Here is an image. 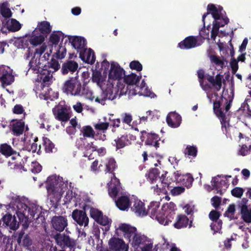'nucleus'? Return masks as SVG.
<instances>
[{
  "label": "nucleus",
  "instance_id": "nucleus-34",
  "mask_svg": "<svg viewBox=\"0 0 251 251\" xmlns=\"http://www.w3.org/2000/svg\"><path fill=\"white\" fill-rule=\"evenodd\" d=\"M29 37L30 44L34 47L42 44L45 40L44 36L41 33H38L37 28H35Z\"/></svg>",
  "mask_w": 251,
  "mask_h": 251
},
{
  "label": "nucleus",
  "instance_id": "nucleus-30",
  "mask_svg": "<svg viewBox=\"0 0 251 251\" xmlns=\"http://www.w3.org/2000/svg\"><path fill=\"white\" fill-rule=\"evenodd\" d=\"M212 185L213 189L216 190L217 193L222 195L223 190H226L228 187L229 184L226 179H221L219 180L217 177L213 179Z\"/></svg>",
  "mask_w": 251,
  "mask_h": 251
},
{
  "label": "nucleus",
  "instance_id": "nucleus-19",
  "mask_svg": "<svg viewBox=\"0 0 251 251\" xmlns=\"http://www.w3.org/2000/svg\"><path fill=\"white\" fill-rule=\"evenodd\" d=\"M68 40L73 46V47L76 49L77 52H80V51L86 49L87 44L86 39L80 36H72L70 35L67 36Z\"/></svg>",
  "mask_w": 251,
  "mask_h": 251
},
{
  "label": "nucleus",
  "instance_id": "nucleus-50",
  "mask_svg": "<svg viewBox=\"0 0 251 251\" xmlns=\"http://www.w3.org/2000/svg\"><path fill=\"white\" fill-rule=\"evenodd\" d=\"M198 153V149L195 146L188 145L184 151L185 155H188L189 158L195 157Z\"/></svg>",
  "mask_w": 251,
  "mask_h": 251
},
{
  "label": "nucleus",
  "instance_id": "nucleus-60",
  "mask_svg": "<svg viewBox=\"0 0 251 251\" xmlns=\"http://www.w3.org/2000/svg\"><path fill=\"white\" fill-rule=\"evenodd\" d=\"M222 226V222L221 220L216 222H212L210 225L211 229L214 232H218L221 230Z\"/></svg>",
  "mask_w": 251,
  "mask_h": 251
},
{
  "label": "nucleus",
  "instance_id": "nucleus-11",
  "mask_svg": "<svg viewBox=\"0 0 251 251\" xmlns=\"http://www.w3.org/2000/svg\"><path fill=\"white\" fill-rule=\"evenodd\" d=\"M199 36H189L178 44L177 47L182 50H189L200 46L203 41H200Z\"/></svg>",
  "mask_w": 251,
  "mask_h": 251
},
{
  "label": "nucleus",
  "instance_id": "nucleus-43",
  "mask_svg": "<svg viewBox=\"0 0 251 251\" xmlns=\"http://www.w3.org/2000/svg\"><path fill=\"white\" fill-rule=\"evenodd\" d=\"M242 218L246 223L251 222V208L249 209L246 205H243L241 209Z\"/></svg>",
  "mask_w": 251,
  "mask_h": 251
},
{
  "label": "nucleus",
  "instance_id": "nucleus-55",
  "mask_svg": "<svg viewBox=\"0 0 251 251\" xmlns=\"http://www.w3.org/2000/svg\"><path fill=\"white\" fill-rule=\"evenodd\" d=\"M8 166L10 167L11 169L21 171L23 170L24 171H26V170L24 169V166L21 164V162L18 163V160L17 161H8Z\"/></svg>",
  "mask_w": 251,
  "mask_h": 251
},
{
  "label": "nucleus",
  "instance_id": "nucleus-56",
  "mask_svg": "<svg viewBox=\"0 0 251 251\" xmlns=\"http://www.w3.org/2000/svg\"><path fill=\"white\" fill-rule=\"evenodd\" d=\"M21 28V25L20 23L15 19H12L11 25L9 27L10 31L12 32H16L19 31Z\"/></svg>",
  "mask_w": 251,
  "mask_h": 251
},
{
  "label": "nucleus",
  "instance_id": "nucleus-39",
  "mask_svg": "<svg viewBox=\"0 0 251 251\" xmlns=\"http://www.w3.org/2000/svg\"><path fill=\"white\" fill-rule=\"evenodd\" d=\"M43 145L46 153H54L57 151V148L55 147L54 144L47 137L43 138Z\"/></svg>",
  "mask_w": 251,
  "mask_h": 251
},
{
  "label": "nucleus",
  "instance_id": "nucleus-44",
  "mask_svg": "<svg viewBox=\"0 0 251 251\" xmlns=\"http://www.w3.org/2000/svg\"><path fill=\"white\" fill-rule=\"evenodd\" d=\"M197 74L200 85L201 88L204 91H207V90L210 89L211 87L208 84L204 83L203 79L205 77L204 71L203 70H199L197 72Z\"/></svg>",
  "mask_w": 251,
  "mask_h": 251
},
{
  "label": "nucleus",
  "instance_id": "nucleus-1",
  "mask_svg": "<svg viewBox=\"0 0 251 251\" xmlns=\"http://www.w3.org/2000/svg\"><path fill=\"white\" fill-rule=\"evenodd\" d=\"M41 213V207L34 204L29 206L24 204H22L21 208L18 207L16 214L22 226V229L17 233V242L20 243L25 230L28 227L30 222L37 219Z\"/></svg>",
  "mask_w": 251,
  "mask_h": 251
},
{
  "label": "nucleus",
  "instance_id": "nucleus-17",
  "mask_svg": "<svg viewBox=\"0 0 251 251\" xmlns=\"http://www.w3.org/2000/svg\"><path fill=\"white\" fill-rule=\"evenodd\" d=\"M131 211L137 216H145L148 215L144 203L138 199L135 198L131 201Z\"/></svg>",
  "mask_w": 251,
  "mask_h": 251
},
{
  "label": "nucleus",
  "instance_id": "nucleus-59",
  "mask_svg": "<svg viewBox=\"0 0 251 251\" xmlns=\"http://www.w3.org/2000/svg\"><path fill=\"white\" fill-rule=\"evenodd\" d=\"M109 126V123L107 122H100L94 125V127L96 130L105 131Z\"/></svg>",
  "mask_w": 251,
  "mask_h": 251
},
{
  "label": "nucleus",
  "instance_id": "nucleus-27",
  "mask_svg": "<svg viewBox=\"0 0 251 251\" xmlns=\"http://www.w3.org/2000/svg\"><path fill=\"white\" fill-rule=\"evenodd\" d=\"M166 122L171 127H177L181 123V117L176 112H170L167 116Z\"/></svg>",
  "mask_w": 251,
  "mask_h": 251
},
{
  "label": "nucleus",
  "instance_id": "nucleus-21",
  "mask_svg": "<svg viewBox=\"0 0 251 251\" xmlns=\"http://www.w3.org/2000/svg\"><path fill=\"white\" fill-rule=\"evenodd\" d=\"M12 123L9 125V129L11 133L15 136L22 135L25 130V123L21 120H13Z\"/></svg>",
  "mask_w": 251,
  "mask_h": 251
},
{
  "label": "nucleus",
  "instance_id": "nucleus-6",
  "mask_svg": "<svg viewBox=\"0 0 251 251\" xmlns=\"http://www.w3.org/2000/svg\"><path fill=\"white\" fill-rule=\"evenodd\" d=\"M119 92L117 87H114L113 84H107L105 89H102L100 95L95 99V101L100 103L102 105L105 104L106 100H113L115 99Z\"/></svg>",
  "mask_w": 251,
  "mask_h": 251
},
{
  "label": "nucleus",
  "instance_id": "nucleus-52",
  "mask_svg": "<svg viewBox=\"0 0 251 251\" xmlns=\"http://www.w3.org/2000/svg\"><path fill=\"white\" fill-rule=\"evenodd\" d=\"M221 20H223L222 22H218L217 20H215L213 23L212 28L215 29L217 28V30H219L220 27L224 26L229 22V19L227 17H222V18H221Z\"/></svg>",
  "mask_w": 251,
  "mask_h": 251
},
{
  "label": "nucleus",
  "instance_id": "nucleus-4",
  "mask_svg": "<svg viewBox=\"0 0 251 251\" xmlns=\"http://www.w3.org/2000/svg\"><path fill=\"white\" fill-rule=\"evenodd\" d=\"M176 205L173 202L163 205L162 208V216L160 217V219L158 220L159 223L165 226L172 223L176 217Z\"/></svg>",
  "mask_w": 251,
  "mask_h": 251
},
{
  "label": "nucleus",
  "instance_id": "nucleus-23",
  "mask_svg": "<svg viewBox=\"0 0 251 251\" xmlns=\"http://www.w3.org/2000/svg\"><path fill=\"white\" fill-rule=\"evenodd\" d=\"M192 221H189V218L185 215L179 214L176 216V222L173 223V226L176 229H181L186 227L189 225V227L192 226Z\"/></svg>",
  "mask_w": 251,
  "mask_h": 251
},
{
  "label": "nucleus",
  "instance_id": "nucleus-5",
  "mask_svg": "<svg viewBox=\"0 0 251 251\" xmlns=\"http://www.w3.org/2000/svg\"><path fill=\"white\" fill-rule=\"evenodd\" d=\"M131 246L135 249H140L141 251H151L152 248V244L146 236L137 233L132 237Z\"/></svg>",
  "mask_w": 251,
  "mask_h": 251
},
{
  "label": "nucleus",
  "instance_id": "nucleus-54",
  "mask_svg": "<svg viewBox=\"0 0 251 251\" xmlns=\"http://www.w3.org/2000/svg\"><path fill=\"white\" fill-rule=\"evenodd\" d=\"M66 54V49L65 47L59 46L57 52L53 55L57 59H61L65 57Z\"/></svg>",
  "mask_w": 251,
  "mask_h": 251
},
{
  "label": "nucleus",
  "instance_id": "nucleus-22",
  "mask_svg": "<svg viewBox=\"0 0 251 251\" xmlns=\"http://www.w3.org/2000/svg\"><path fill=\"white\" fill-rule=\"evenodd\" d=\"M1 221L3 222V225L5 226H8L10 229L13 230H16L19 226L20 221L18 222L16 217L12 216L10 213H7L3 216Z\"/></svg>",
  "mask_w": 251,
  "mask_h": 251
},
{
  "label": "nucleus",
  "instance_id": "nucleus-8",
  "mask_svg": "<svg viewBox=\"0 0 251 251\" xmlns=\"http://www.w3.org/2000/svg\"><path fill=\"white\" fill-rule=\"evenodd\" d=\"M54 239L56 244L62 250L68 248L71 250L74 249L76 245L75 240L64 233H59L56 234L54 236Z\"/></svg>",
  "mask_w": 251,
  "mask_h": 251
},
{
  "label": "nucleus",
  "instance_id": "nucleus-15",
  "mask_svg": "<svg viewBox=\"0 0 251 251\" xmlns=\"http://www.w3.org/2000/svg\"><path fill=\"white\" fill-rule=\"evenodd\" d=\"M136 139V136L130 133H126L121 135L114 140L116 150H119L126 146L130 145L132 142L135 141Z\"/></svg>",
  "mask_w": 251,
  "mask_h": 251
},
{
  "label": "nucleus",
  "instance_id": "nucleus-32",
  "mask_svg": "<svg viewBox=\"0 0 251 251\" xmlns=\"http://www.w3.org/2000/svg\"><path fill=\"white\" fill-rule=\"evenodd\" d=\"M116 206L121 210H126L131 205V201L127 196H122L114 200Z\"/></svg>",
  "mask_w": 251,
  "mask_h": 251
},
{
  "label": "nucleus",
  "instance_id": "nucleus-10",
  "mask_svg": "<svg viewBox=\"0 0 251 251\" xmlns=\"http://www.w3.org/2000/svg\"><path fill=\"white\" fill-rule=\"evenodd\" d=\"M34 56L29 62V66L30 67V68L32 69L36 73H40L41 75H43L41 77V79H42L43 82L45 85H49L50 84L49 82L50 81L52 78V75H51L50 72L47 69L41 68L39 66V64H36V60H35V62L34 63ZM38 64H39V62H38Z\"/></svg>",
  "mask_w": 251,
  "mask_h": 251
},
{
  "label": "nucleus",
  "instance_id": "nucleus-63",
  "mask_svg": "<svg viewBox=\"0 0 251 251\" xmlns=\"http://www.w3.org/2000/svg\"><path fill=\"white\" fill-rule=\"evenodd\" d=\"M121 116L122 118L123 123L130 126L131 122L132 121V117L131 115L129 113H126L122 114Z\"/></svg>",
  "mask_w": 251,
  "mask_h": 251
},
{
  "label": "nucleus",
  "instance_id": "nucleus-7",
  "mask_svg": "<svg viewBox=\"0 0 251 251\" xmlns=\"http://www.w3.org/2000/svg\"><path fill=\"white\" fill-rule=\"evenodd\" d=\"M90 216L98 224L105 226V231H108L112 221L105 215H103L101 211L93 207H90Z\"/></svg>",
  "mask_w": 251,
  "mask_h": 251
},
{
  "label": "nucleus",
  "instance_id": "nucleus-18",
  "mask_svg": "<svg viewBox=\"0 0 251 251\" xmlns=\"http://www.w3.org/2000/svg\"><path fill=\"white\" fill-rule=\"evenodd\" d=\"M70 108L65 106H62L56 109L53 110V113L56 120L61 122L68 121L70 118Z\"/></svg>",
  "mask_w": 251,
  "mask_h": 251
},
{
  "label": "nucleus",
  "instance_id": "nucleus-42",
  "mask_svg": "<svg viewBox=\"0 0 251 251\" xmlns=\"http://www.w3.org/2000/svg\"><path fill=\"white\" fill-rule=\"evenodd\" d=\"M105 166V173H109L112 174L115 177V173H114V171L118 167L115 160L113 158H109L108 159L107 162L106 163Z\"/></svg>",
  "mask_w": 251,
  "mask_h": 251
},
{
  "label": "nucleus",
  "instance_id": "nucleus-58",
  "mask_svg": "<svg viewBox=\"0 0 251 251\" xmlns=\"http://www.w3.org/2000/svg\"><path fill=\"white\" fill-rule=\"evenodd\" d=\"M129 67L132 70H136L140 72L143 69L142 65L137 60L131 61L129 64Z\"/></svg>",
  "mask_w": 251,
  "mask_h": 251
},
{
  "label": "nucleus",
  "instance_id": "nucleus-29",
  "mask_svg": "<svg viewBox=\"0 0 251 251\" xmlns=\"http://www.w3.org/2000/svg\"><path fill=\"white\" fill-rule=\"evenodd\" d=\"M159 208V203L156 201H152L148 206V208L146 209L148 214L150 215L152 218L156 219L158 221L160 219V217L162 216V210L158 212Z\"/></svg>",
  "mask_w": 251,
  "mask_h": 251
},
{
  "label": "nucleus",
  "instance_id": "nucleus-36",
  "mask_svg": "<svg viewBox=\"0 0 251 251\" xmlns=\"http://www.w3.org/2000/svg\"><path fill=\"white\" fill-rule=\"evenodd\" d=\"M124 82L128 86H136V84L139 83V81L141 78V76H137L134 73H131V74L126 75H124Z\"/></svg>",
  "mask_w": 251,
  "mask_h": 251
},
{
  "label": "nucleus",
  "instance_id": "nucleus-31",
  "mask_svg": "<svg viewBox=\"0 0 251 251\" xmlns=\"http://www.w3.org/2000/svg\"><path fill=\"white\" fill-rule=\"evenodd\" d=\"M0 81L2 83L9 85L14 81V76L11 73H9L5 67H0Z\"/></svg>",
  "mask_w": 251,
  "mask_h": 251
},
{
  "label": "nucleus",
  "instance_id": "nucleus-33",
  "mask_svg": "<svg viewBox=\"0 0 251 251\" xmlns=\"http://www.w3.org/2000/svg\"><path fill=\"white\" fill-rule=\"evenodd\" d=\"M207 11L208 12H206V13H204L202 16V22L203 23L204 25L205 23V19L206 17L210 13L212 14V17L214 19V20H221V14H220V10L214 4H209L207 5Z\"/></svg>",
  "mask_w": 251,
  "mask_h": 251
},
{
  "label": "nucleus",
  "instance_id": "nucleus-25",
  "mask_svg": "<svg viewBox=\"0 0 251 251\" xmlns=\"http://www.w3.org/2000/svg\"><path fill=\"white\" fill-rule=\"evenodd\" d=\"M118 230L121 231L123 233L124 237L129 241H131V238L137 233L136 227L126 224H121L116 229V230Z\"/></svg>",
  "mask_w": 251,
  "mask_h": 251
},
{
  "label": "nucleus",
  "instance_id": "nucleus-26",
  "mask_svg": "<svg viewBox=\"0 0 251 251\" xmlns=\"http://www.w3.org/2000/svg\"><path fill=\"white\" fill-rule=\"evenodd\" d=\"M53 227L57 231L61 232L67 226V219L62 216H55L51 219Z\"/></svg>",
  "mask_w": 251,
  "mask_h": 251
},
{
  "label": "nucleus",
  "instance_id": "nucleus-12",
  "mask_svg": "<svg viewBox=\"0 0 251 251\" xmlns=\"http://www.w3.org/2000/svg\"><path fill=\"white\" fill-rule=\"evenodd\" d=\"M173 176L175 178L176 184L182 185L188 188L190 187L194 181L192 176L189 174H181L179 171L174 172Z\"/></svg>",
  "mask_w": 251,
  "mask_h": 251
},
{
  "label": "nucleus",
  "instance_id": "nucleus-38",
  "mask_svg": "<svg viewBox=\"0 0 251 251\" xmlns=\"http://www.w3.org/2000/svg\"><path fill=\"white\" fill-rule=\"evenodd\" d=\"M36 28L37 29V32L39 30L40 32V33L44 35L50 33L52 28L49 22L44 21L39 23Z\"/></svg>",
  "mask_w": 251,
  "mask_h": 251
},
{
  "label": "nucleus",
  "instance_id": "nucleus-2",
  "mask_svg": "<svg viewBox=\"0 0 251 251\" xmlns=\"http://www.w3.org/2000/svg\"><path fill=\"white\" fill-rule=\"evenodd\" d=\"M61 185V184L58 182L55 176H51L47 178L46 187L50 204L51 207L54 209L57 208L62 195L64 192Z\"/></svg>",
  "mask_w": 251,
  "mask_h": 251
},
{
  "label": "nucleus",
  "instance_id": "nucleus-24",
  "mask_svg": "<svg viewBox=\"0 0 251 251\" xmlns=\"http://www.w3.org/2000/svg\"><path fill=\"white\" fill-rule=\"evenodd\" d=\"M78 64L74 60H67L62 65L61 68V73L63 75H67L69 73L73 74L76 71H78Z\"/></svg>",
  "mask_w": 251,
  "mask_h": 251
},
{
  "label": "nucleus",
  "instance_id": "nucleus-62",
  "mask_svg": "<svg viewBox=\"0 0 251 251\" xmlns=\"http://www.w3.org/2000/svg\"><path fill=\"white\" fill-rule=\"evenodd\" d=\"M244 192V190L243 188L241 187H235L231 190V193L232 195L235 197L241 198Z\"/></svg>",
  "mask_w": 251,
  "mask_h": 251
},
{
  "label": "nucleus",
  "instance_id": "nucleus-37",
  "mask_svg": "<svg viewBox=\"0 0 251 251\" xmlns=\"http://www.w3.org/2000/svg\"><path fill=\"white\" fill-rule=\"evenodd\" d=\"M67 36L61 31H54L50 35L49 42L52 45L56 46L58 45L61 38H62V42L63 39Z\"/></svg>",
  "mask_w": 251,
  "mask_h": 251
},
{
  "label": "nucleus",
  "instance_id": "nucleus-45",
  "mask_svg": "<svg viewBox=\"0 0 251 251\" xmlns=\"http://www.w3.org/2000/svg\"><path fill=\"white\" fill-rule=\"evenodd\" d=\"M136 88L139 90L138 93H140V95L146 96H150V91L148 90L147 84L144 79L142 80L140 86L136 84ZM137 93V92L134 93V94H136Z\"/></svg>",
  "mask_w": 251,
  "mask_h": 251
},
{
  "label": "nucleus",
  "instance_id": "nucleus-51",
  "mask_svg": "<svg viewBox=\"0 0 251 251\" xmlns=\"http://www.w3.org/2000/svg\"><path fill=\"white\" fill-rule=\"evenodd\" d=\"M160 179H161L162 183L164 184L163 188L165 189V187H166L168 190H170L171 188L173 187V185H171L172 182H176L175 177L174 179H173L172 177H170V176H168L167 177V178H164V175H162Z\"/></svg>",
  "mask_w": 251,
  "mask_h": 251
},
{
  "label": "nucleus",
  "instance_id": "nucleus-41",
  "mask_svg": "<svg viewBox=\"0 0 251 251\" xmlns=\"http://www.w3.org/2000/svg\"><path fill=\"white\" fill-rule=\"evenodd\" d=\"M159 173L160 172L158 169L152 168L150 169L148 173L146 174V176L151 183H153L156 181Z\"/></svg>",
  "mask_w": 251,
  "mask_h": 251
},
{
  "label": "nucleus",
  "instance_id": "nucleus-16",
  "mask_svg": "<svg viewBox=\"0 0 251 251\" xmlns=\"http://www.w3.org/2000/svg\"><path fill=\"white\" fill-rule=\"evenodd\" d=\"M87 206L84 207V211L75 209L72 212V218L79 226H87L89 218L85 212Z\"/></svg>",
  "mask_w": 251,
  "mask_h": 251
},
{
  "label": "nucleus",
  "instance_id": "nucleus-14",
  "mask_svg": "<svg viewBox=\"0 0 251 251\" xmlns=\"http://www.w3.org/2000/svg\"><path fill=\"white\" fill-rule=\"evenodd\" d=\"M109 249L112 251H128V246L118 237H113L108 242Z\"/></svg>",
  "mask_w": 251,
  "mask_h": 251
},
{
  "label": "nucleus",
  "instance_id": "nucleus-61",
  "mask_svg": "<svg viewBox=\"0 0 251 251\" xmlns=\"http://www.w3.org/2000/svg\"><path fill=\"white\" fill-rule=\"evenodd\" d=\"M48 67L54 69L55 71H57L60 68V64L58 61L52 57L50 61L48 62Z\"/></svg>",
  "mask_w": 251,
  "mask_h": 251
},
{
  "label": "nucleus",
  "instance_id": "nucleus-53",
  "mask_svg": "<svg viewBox=\"0 0 251 251\" xmlns=\"http://www.w3.org/2000/svg\"><path fill=\"white\" fill-rule=\"evenodd\" d=\"M18 243L19 245H21L25 247H29L32 245V241L28 234H25V233L21 239L20 243L18 242Z\"/></svg>",
  "mask_w": 251,
  "mask_h": 251
},
{
  "label": "nucleus",
  "instance_id": "nucleus-3",
  "mask_svg": "<svg viewBox=\"0 0 251 251\" xmlns=\"http://www.w3.org/2000/svg\"><path fill=\"white\" fill-rule=\"evenodd\" d=\"M62 92L68 95L82 96L85 95V88L79 78L78 72L75 76L70 77L65 80L61 88Z\"/></svg>",
  "mask_w": 251,
  "mask_h": 251
},
{
  "label": "nucleus",
  "instance_id": "nucleus-46",
  "mask_svg": "<svg viewBox=\"0 0 251 251\" xmlns=\"http://www.w3.org/2000/svg\"><path fill=\"white\" fill-rule=\"evenodd\" d=\"M81 132L84 137L94 138L95 132L90 126H83Z\"/></svg>",
  "mask_w": 251,
  "mask_h": 251
},
{
  "label": "nucleus",
  "instance_id": "nucleus-9",
  "mask_svg": "<svg viewBox=\"0 0 251 251\" xmlns=\"http://www.w3.org/2000/svg\"><path fill=\"white\" fill-rule=\"evenodd\" d=\"M140 133V139L142 142L145 141L146 145L154 147L156 150L159 147L160 138L158 134L147 132L146 130L141 131Z\"/></svg>",
  "mask_w": 251,
  "mask_h": 251
},
{
  "label": "nucleus",
  "instance_id": "nucleus-20",
  "mask_svg": "<svg viewBox=\"0 0 251 251\" xmlns=\"http://www.w3.org/2000/svg\"><path fill=\"white\" fill-rule=\"evenodd\" d=\"M107 185L109 195L113 200H115L121 188L119 180L115 177L111 179Z\"/></svg>",
  "mask_w": 251,
  "mask_h": 251
},
{
  "label": "nucleus",
  "instance_id": "nucleus-13",
  "mask_svg": "<svg viewBox=\"0 0 251 251\" xmlns=\"http://www.w3.org/2000/svg\"><path fill=\"white\" fill-rule=\"evenodd\" d=\"M125 71L117 62H111L108 78L112 80H121L125 75Z\"/></svg>",
  "mask_w": 251,
  "mask_h": 251
},
{
  "label": "nucleus",
  "instance_id": "nucleus-47",
  "mask_svg": "<svg viewBox=\"0 0 251 251\" xmlns=\"http://www.w3.org/2000/svg\"><path fill=\"white\" fill-rule=\"evenodd\" d=\"M210 59L212 63H214L217 66H219L221 69H222L226 67L225 64V62L226 61V59H221L219 56L215 55H211Z\"/></svg>",
  "mask_w": 251,
  "mask_h": 251
},
{
  "label": "nucleus",
  "instance_id": "nucleus-35",
  "mask_svg": "<svg viewBox=\"0 0 251 251\" xmlns=\"http://www.w3.org/2000/svg\"><path fill=\"white\" fill-rule=\"evenodd\" d=\"M207 81L210 82L212 85L218 91L222 87L223 76L220 74H218L215 77L213 75H207L206 76Z\"/></svg>",
  "mask_w": 251,
  "mask_h": 251
},
{
  "label": "nucleus",
  "instance_id": "nucleus-40",
  "mask_svg": "<svg viewBox=\"0 0 251 251\" xmlns=\"http://www.w3.org/2000/svg\"><path fill=\"white\" fill-rule=\"evenodd\" d=\"M0 153L8 157L15 154L16 151L14 150L10 145L4 143L0 145Z\"/></svg>",
  "mask_w": 251,
  "mask_h": 251
},
{
  "label": "nucleus",
  "instance_id": "nucleus-57",
  "mask_svg": "<svg viewBox=\"0 0 251 251\" xmlns=\"http://www.w3.org/2000/svg\"><path fill=\"white\" fill-rule=\"evenodd\" d=\"M235 211V205L233 204H230L228 206L227 209L225 212L224 216L229 217L230 219H232L234 217Z\"/></svg>",
  "mask_w": 251,
  "mask_h": 251
},
{
  "label": "nucleus",
  "instance_id": "nucleus-49",
  "mask_svg": "<svg viewBox=\"0 0 251 251\" xmlns=\"http://www.w3.org/2000/svg\"><path fill=\"white\" fill-rule=\"evenodd\" d=\"M23 150L28 151H31L33 153L37 152L38 155L42 153L41 145H38L37 143H33L30 146H25L23 148Z\"/></svg>",
  "mask_w": 251,
  "mask_h": 251
},
{
  "label": "nucleus",
  "instance_id": "nucleus-28",
  "mask_svg": "<svg viewBox=\"0 0 251 251\" xmlns=\"http://www.w3.org/2000/svg\"><path fill=\"white\" fill-rule=\"evenodd\" d=\"M79 57L83 61L90 64H93L96 60L94 51L91 48L80 51Z\"/></svg>",
  "mask_w": 251,
  "mask_h": 251
},
{
  "label": "nucleus",
  "instance_id": "nucleus-64",
  "mask_svg": "<svg viewBox=\"0 0 251 251\" xmlns=\"http://www.w3.org/2000/svg\"><path fill=\"white\" fill-rule=\"evenodd\" d=\"M221 215L220 212L213 210L209 213V217L211 220L214 222L219 221V218Z\"/></svg>",
  "mask_w": 251,
  "mask_h": 251
},
{
  "label": "nucleus",
  "instance_id": "nucleus-48",
  "mask_svg": "<svg viewBox=\"0 0 251 251\" xmlns=\"http://www.w3.org/2000/svg\"><path fill=\"white\" fill-rule=\"evenodd\" d=\"M29 37L28 39L25 38H20L17 39L15 42V44L18 48L26 49L29 48Z\"/></svg>",
  "mask_w": 251,
  "mask_h": 251
}]
</instances>
